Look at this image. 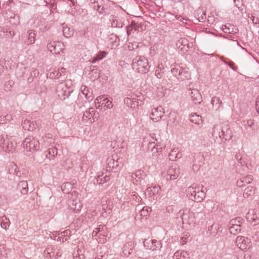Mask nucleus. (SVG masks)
Returning a JSON list of instances; mask_svg holds the SVG:
<instances>
[{
    "label": "nucleus",
    "mask_w": 259,
    "mask_h": 259,
    "mask_svg": "<svg viewBox=\"0 0 259 259\" xmlns=\"http://www.w3.org/2000/svg\"><path fill=\"white\" fill-rule=\"evenodd\" d=\"M17 143L12 136L7 135L0 136V148L7 153H13L15 150Z\"/></svg>",
    "instance_id": "nucleus-1"
},
{
    "label": "nucleus",
    "mask_w": 259,
    "mask_h": 259,
    "mask_svg": "<svg viewBox=\"0 0 259 259\" xmlns=\"http://www.w3.org/2000/svg\"><path fill=\"white\" fill-rule=\"evenodd\" d=\"M132 66L134 69L142 74L149 72L150 68L148 59L143 56H137L134 58Z\"/></svg>",
    "instance_id": "nucleus-2"
},
{
    "label": "nucleus",
    "mask_w": 259,
    "mask_h": 259,
    "mask_svg": "<svg viewBox=\"0 0 259 259\" xmlns=\"http://www.w3.org/2000/svg\"><path fill=\"white\" fill-rule=\"evenodd\" d=\"M72 92V89L64 83L61 82L56 86V93L61 100L63 101L68 98Z\"/></svg>",
    "instance_id": "nucleus-3"
},
{
    "label": "nucleus",
    "mask_w": 259,
    "mask_h": 259,
    "mask_svg": "<svg viewBox=\"0 0 259 259\" xmlns=\"http://www.w3.org/2000/svg\"><path fill=\"white\" fill-rule=\"evenodd\" d=\"M107 168L108 170H111L114 172H117L123 166L122 158H115L113 157H109L107 159Z\"/></svg>",
    "instance_id": "nucleus-4"
},
{
    "label": "nucleus",
    "mask_w": 259,
    "mask_h": 259,
    "mask_svg": "<svg viewBox=\"0 0 259 259\" xmlns=\"http://www.w3.org/2000/svg\"><path fill=\"white\" fill-rule=\"evenodd\" d=\"M23 147L27 151L37 150L39 147V143L37 139L32 137H26L23 143Z\"/></svg>",
    "instance_id": "nucleus-5"
},
{
    "label": "nucleus",
    "mask_w": 259,
    "mask_h": 259,
    "mask_svg": "<svg viewBox=\"0 0 259 259\" xmlns=\"http://www.w3.org/2000/svg\"><path fill=\"white\" fill-rule=\"evenodd\" d=\"M194 213L193 212H190V210L187 208L181 209L177 214V218H180L183 224H190V222H193V218Z\"/></svg>",
    "instance_id": "nucleus-6"
},
{
    "label": "nucleus",
    "mask_w": 259,
    "mask_h": 259,
    "mask_svg": "<svg viewBox=\"0 0 259 259\" xmlns=\"http://www.w3.org/2000/svg\"><path fill=\"white\" fill-rule=\"evenodd\" d=\"M77 192L73 191L71 193L70 198V201L71 202V204L69 205L70 208L75 212H77L81 208V204L79 200L77 198Z\"/></svg>",
    "instance_id": "nucleus-7"
},
{
    "label": "nucleus",
    "mask_w": 259,
    "mask_h": 259,
    "mask_svg": "<svg viewBox=\"0 0 259 259\" xmlns=\"http://www.w3.org/2000/svg\"><path fill=\"white\" fill-rule=\"evenodd\" d=\"M250 243V239L241 236H238L235 241L236 245L242 250L248 248Z\"/></svg>",
    "instance_id": "nucleus-8"
},
{
    "label": "nucleus",
    "mask_w": 259,
    "mask_h": 259,
    "mask_svg": "<svg viewBox=\"0 0 259 259\" xmlns=\"http://www.w3.org/2000/svg\"><path fill=\"white\" fill-rule=\"evenodd\" d=\"M164 113V109L161 106H159L152 109L150 118L153 121L156 122L163 116Z\"/></svg>",
    "instance_id": "nucleus-9"
},
{
    "label": "nucleus",
    "mask_w": 259,
    "mask_h": 259,
    "mask_svg": "<svg viewBox=\"0 0 259 259\" xmlns=\"http://www.w3.org/2000/svg\"><path fill=\"white\" fill-rule=\"evenodd\" d=\"M243 126L245 130L244 134L247 136H249L251 133H253L255 130V126L252 120H244L243 121Z\"/></svg>",
    "instance_id": "nucleus-10"
},
{
    "label": "nucleus",
    "mask_w": 259,
    "mask_h": 259,
    "mask_svg": "<svg viewBox=\"0 0 259 259\" xmlns=\"http://www.w3.org/2000/svg\"><path fill=\"white\" fill-rule=\"evenodd\" d=\"M180 174V168L176 164L172 165L167 171V175L169 177V179L171 180L177 179Z\"/></svg>",
    "instance_id": "nucleus-11"
},
{
    "label": "nucleus",
    "mask_w": 259,
    "mask_h": 259,
    "mask_svg": "<svg viewBox=\"0 0 259 259\" xmlns=\"http://www.w3.org/2000/svg\"><path fill=\"white\" fill-rule=\"evenodd\" d=\"M135 247V243L134 241H130L127 242L122 248V254L124 256L128 257L133 253V250Z\"/></svg>",
    "instance_id": "nucleus-12"
},
{
    "label": "nucleus",
    "mask_w": 259,
    "mask_h": 259,
    "mask_svg": "<svg viewBox=\"0 0 259 259\" xmlns=\"http://www.w3.org/2000/svg\"><path fill=\"white\" fill-rule=\"evenodd\" d=\"M144 246L147 249L153 251L156 250L159 247H161V243L156 240H150L149 241L145 240L144 241Z\"/></svg>",
    "instance_id": "nucleus-13"
},
{
    "label": "nucleus",
    "mask_w": 259,
    "mask_h": 259,
    "mask_svg": "<svg viewBox=\"0 0 259 259\" xmlns=\"http://www.w3.org/2000/svg\"><path fill=\"white\" fill-rule=\"evenodd\" d=\"M189 42L187 39L185 38L181 37L177 40L176 46L177 48L178 49L179 51L183 52L187 51L189 48Z\"/></svg>",
    "instance_id": "nucleus-14"
},
{
    "label": "nucleus",
    "mask_w": 259,
    "mask_h": 259,
    "mask_svg": "<svg viewBox=\"0 0 259 259\" xmlns=\"http://www.w3.org/2000/svg\"><path fill=\"white\" fill-rule=\"evenodd\" d=\"M161 188L158 186L149 187L147 189L146 193L149 197H153L155 200L158 198L157 194L160 192Z\"/></svg>",
    "instance_id": "nucleus-15"
},
{
    "label": "nucleus",
    "mask_w": 259,
    "mask_h": 259,
    "mask_svg": "<svg viewBox=\"0 0 259 259\" xmlns=\"http://www.w3.org/2000/svg\"><path fill=\"white\" fill-rule=\"evenodd\" d=\"M111 26L113 28H121L123 26V22L120 18L115 15H111L109 18Z\"/></svg>",
    "instance_id": "nucleus-16"
},
{
    "label": "nucleus",
    "mask_w": 259,
    "mask_h": 259,
    "mask_svg": "<svg viewBox=\"0 0 259 259\" xmlns=\"http://www.w3.org/2000/svg\"><path fill=\"white\" fill-rule=\"evenodd\" d=\"M221 136V142L223 141V140L225 141L230 140L232 138V133L228 125L224 126L222 127Z\"/></svg>",
    "instance_id": "nucleus-17"
},
{
    "label": "nucleus",
    "mask_w": 259,
    "mask_h": 259,
    "mask_svg": "<svg viewBox=\"0 0 259 259\" xmlns=\"http://www.w3.org/2000/svg\"><path fill=\"white\" fill-rule=\"evenodd\" d=\"M205 197V193L204 191L200 189L199 186H197V190L194 194V196L190 197V199L196 202H201Z\"/></svg>",
    "instance_id": "nucleus-18"
},
{
    "label": "nucleus",
    "mask_w": 259,
    "mask_h": 259,
    "mask_svg": "<svg viewBox=\"0 0 259 259\" xmlns=\"http://www.w3.org/2000/svg\"><path fill=\"white\" fill-rule=\"evenodd\" d=\"M27 38L25 41V44L30 45L34 44L36 36V31L33 29L28 30L27 31Z\"/></svg>",
    "instance_id": "nucleus-19"
},
{
    "label": "nucleus",
    "mask_w": 259,
    "mask_h": 259,
    "mask_svg": "<svg viewBox=\"0 0 259 259\" xmlns=\"http://www.w3.org/2000/svg\"><path fill=\"white\" fill-rule=\"evenodd\" d=\"M190 94L192 100L195 104H200L202 101L201 95L197 90H192Z\"/></svg>",
    "instance_id": "nucleus-20"
},
{
    "label": "nucleus",
    "mask_w": 259,
    "mask_h": 259,
    "mask_svg": "<svg viewBox=\"0 0 259 259\" xmlns=\"http://www.w3.org/2000/svg\"><path fill=\"white\" fill-rule=\"evenodd\" d=\"M253 177L251 175L243 177L237 182V186L239 187H242L245 186L246 184L251 183Z\"/></svg>",
    "instance_id": "nucleus-21"
},
{
    "label": "nucleus",
    "mask_w": 259,
    "mask_h": 259,
    "mask_svg": "<svg viewBox=\"0 0 259 259\" xmlns=\"http://www.w3.org/2000/svg\"><path fill=\"white\" fill-rule=\"evenodd\" d=\"M145 176L146 175L143 170H136L135 172L132 173L131 177L134 183L135 182H138V181H141V179H143Z\"/></svg>",
    "instance_id": "nucleus-22"
},
{
    "label": "nucleus",
    "mask_w": 259,
    "mask_h": 259,
    "mask_svg": "<svg viewBox=\"0 0 259 259\" xmlns=\"http://www.w3.org/2000/svg\"><path fill=\"white\" fill-rule=\"evenodd\" d=\"M17 189L20 191L22 194L25 195L27 193L28 190V184L26 181H22L18 184Z\"/></svg>",
    "instance_id": "nucleus-23"
},
{
    "label": "nucleus",
    "mask_w": 259,
    "mask_h": 259,
    "mask_svg": "<svg viewBox=\"0 0 259 259\" xmlns=\"http://www.w3.org/2000/svg\"><path fill=\"white\" fill-rule=\"evenodd\" d=\"M222 127L219 125H215L213 126L212 136L214 139H218L219 138L220 140L222 139Z\"/></svg>",
    "instance_id": "nucleus-24"
},
{
    "label": "nucleus",
    "mask_w": 259,
    "mask_h": 259,
    "mask_svg": "<svg viewBox=\"0 0 259 259\" xmlns=\"http://www.w3.org/2000/svg\"><path fill=\"white\" fill-rule=\"evenodd\" d=\"M246 218L249 221H259V213H257L254 210H250L247 213Z\"/></svg>",
    "instance_id": "nucleus-25"
},
{
    "label": "nucleus",
    "mask_w": 259,
    "mask_h": 259,
    "mask_svg": "<svg viewBox=\"0 0 259 259\" xmlns=\"http://www.w3.org/2000/svg\"><path fill=\"white\" fill-rule=\"evenodd\" d=\"M96 110L93 108L91 107L89 108L88 111H85L83 115L82 118L84 119V118H89L90 119L92 117H93L92 119H91V122L94 121V116L95 114Z\"/></svg>",
    "instance_id": "nucleus-26"
},
{
    "label": "nucleus",
    "mask_w": 259,
    "mask_h": 259,
    "mask_svg": "<svg viewBox=\"0 0 259 259\" xmlns=\"http://www.w3.org/2000/svg\"><path fill=\"white\" fill-rule=\"evenodd\" d=\"M110 180V177L108 176H104V174L99 175L94 180V183L95 184L101 185L105 182H108Z\"/></svg>",
    "instance_id": "nucleus-27"
},
{
    "label": "nucleus",
    "mask_w": 259,
    "mask_h": 259,
    "mask_svg": "<svg viewBox=\"0 0 259 259\" xmlns=\"http://www.w3.org/2000/svg\"><path fill=\"white\" fill-rule=\"evenodd\" d=\"M107 53L105 51H100L96 55V56L91 59L90 61L92 63H95L97 61H100L104 59L107 55Z\"/></svg>",
    "instance_id": "nucleus-28"
},
{
    "label": "nucleus",
    "mask_w": 259,
    "mask_h": 259,
    "mask_svg": "<svg viewBox=\"0 0 259 259\" xmlns=\"http://www.w3.org/2000/svg\"><path fill=\"white\" fill-rule=\"evenodd\" d=\"M189 120L191 122L200 125L202 123L201 116L193 113L190 115Z\"/></svg>",
    "instance_id": "nucleus-29"
},
{
    "label": "nucleus",
    "mask_w": 259,
    "mask_h": 259,
    "mask_svg": "<svg viewBox=\"0 0 259 259\" xmlns=\"http://www.w3.org/2000/svg\"><path fill=\"white\" fill-rule=\"evenodd\" d=\"M102 109L106 110L107 109H111L113 107L112 101L108 99L105 95L104 98H102Z\"/></svg>",
    "instance_id": "nucleus-30"
},
{
    "label": "nucleus",
    "mask_w": 259,
    "mask_h": 259,
    "mask_svg": "<svg viewBox=\"0 0 259 259\" xmlns=\"http://www.w3.org/2000/svg\"><path fill=\"white\" fill-rule=\"evenodd\" d=\"M22 126L25 130L32 131L35 128L34 124L29 120H25L22 123Z\"/></svg>",
    "instance_id": "nucleus-31"
},
{
    "label": "nucleus",
    "mask_w": 259,
    "mask_h": 259,
    "mask_svg": "<svg viewBox=\"0 0 259 259\" xmlns=\"http://www.w3.org/2000/svg\"><path fill=\"white\" fill-rule=\"evenodd\" d=\"M222 29L226 33H236V31H238L237 28H234V26H232L230 24L223 25Z\"/></svg>",
    "instance_id": "nucleus-32"
},
{
    "label": "nucleus",
    "mask_w": 259,
    "mask_h": 259,
    "mask_svg": "<svg viewBox=\"0 0 259 259\" xmlns=\"http://www.w3.org/2000/svg\"><path fill=\"white\" fill-rule=\"evenodd\" d=\"M94 7L100 14H106L107 12V9L102 5H100L98 2H94Z\"/></svg>",
    "instance_id": "nucleus-33"
},
{
    "label": "nucleus",
    "mask_w": 259,
    "mask_h": 259,
    "mask_svg": "<svg viewBox=\"0 0 259 259\" xmlns=\"http://www.w3.org/2000/svg\"><path fill=\"white\" fill-rule=\"evenodd\" d=\"M229 230L230 234L236 235L240 232L241 230V225H229Z\"/></svg>",
    "instance_id": "nucleus-34"
},
{
    "label": "nucleus",
    "mask_w": 259,
    "mask_h": 259,
    "mask_svg": "<svg viewBox=\"0 0 259 259\" xmlns=\"http://www.w3.org/2000/svg\"><path fill=\"white\" fill-rule=\"evenodd\" d=\"M255 188L252 186H249L246 188L244 191L243 196L245 198L248 197L254 194Z\"/></svg>",
    "instance_id": "nucleus-35"
},
{
    "label": "nucleus",
    "mask_w": 259,
    "mask_h": 259,
    "mask_svg": "<svg viewBox=\"0 0 259 259\" xmlns=\"http://www.w3.org/2000/svg\"><path fill=\"white\" fill-rule=\"evenodd\" d=\"M48 50L53 54H58L60 53L61 51L60 48H58L56 46V44L55 42H53L52 44H50L48 45Z\"/></svg>",
    "instance_id": "nucleus-36"
},
{
    "label": "nucleus",
    "mask_w": 259,
    "mask_h": 259,
    "mask_svg": "<svg viewBox=\"0 0 259 259\" xmlns=\"http://www.w3.org/2000/svg\"><path fill=\"white\" fill-rule=\"evenodd\" d=\"M154 135L151 136L149 135L151 137V139L149 140V143L148 144L147 148L148 151H151L155 147L157 146V140L154 138Z\"/></svg>",
    "instance_id": "nucleus-37"
},
{
    "label": "nucleus",
    "mask_w": 259,
    "mask_h": 259,
    "mask_svg": "<svg viewBox=\"0 0 259 259\" xmlns=\"http://www.w3.org/2000/svg\"><path fill=\"white\" fill-rule=\"evenodd\" d=\"M80 91L82 94L85 96V98L88 100L89 101L92 100L93 97L92 96V94L89 95L90 93L89 90H88V88L84 85H81L80 87Z\"/></svg>",
    "instance_id": "nucleus-38"
},
{
    "label": "nucleus",
    "mask_w": 259,
    "mask_h": 259,
    "mask_svg": "<svg viewBox=\"0 0 259 259\" xmlns=\"http://www.w3.org/2000/svg\"><path fill=\"white\" fill-rule=\"evenodd\" d=\"M197 185H193L192 186L189 187L186 189V193L187 196H188L189 198L190 199V197L192 196H194V194L196 193L197 190Z\"/></svg>",
    "instance_id": "nucleus-39"
},
{
    "label": "nucleus",
    "mask_w": 259,
    "mask_h": 259,
    "mask_svg": "<svg viewBox=\"0 0 259 259\" xmlns=\"http://www.w3.org/2000/svg\"><path fill=\"white\" fill-rule=\"evenodd\" d=\"M11 224V222L9 219L6 216L4 215L2 218V221L1 222V227L2 228L7 230Z\"/></svg>",
    "instance_id": "nucleus-40"
},
{
    "label": "nucleus",
    "mask_w": 259,
    "mask_h": 259,
    "mask_svg": "<svg viewBox=\"0 0 259 259\" xmlns=\"http://www.w3.org/2000/svg\"><path fill=\"white\" fill-rule=\"evenodd\" d=\"M10 23L14 25H17L20 23V17L18 15H14L10 18Z\"/></svg>",
    "instance_id": "nucleus-41"
},
{
    "label": "nucleus",
    "mask_w": 259,
    "mask_h": 259,
    "mask_svg": "<svg viewBox=\"0 0 259 259\" xmlns=\"http://www.w3.org/2000/svg\"><path fill=\"white\" fill-rule=\"evenodd\" d=\"M17 166L14 163H11L9 165L8 171L11 174L15 175L18 176V170H17Z\"/></svg>",
    "instance_id": "nucleus-42"
},
{
    "label": "nucleus",
    "mask_w": 259,
    "mask_h": 259,
    "mask_svg": "<svg viewBox=\"0 0 259 259\" xmlns=\"http://www.w3.org/2000/svg\"><path fill=\"white\" fill-rule=\"evenodd\" d=\"M181 72H182V75H179L177 77V79L178 80L182 81L186 79H188V78L190 76L188 72L182 69Z\"/></svg>",
    "instance_id": "nucleus-43"
},
{
    "label": "nucleus",
    "mask_w": 259,
    "mask_h": 259,
    "mask_svg": "<svg viewBox=\"0 0 259 259\" xmlns=\"http://www.w3.org/2000/svg\"><path fill=\"white\" fill-rule=\"evenodd\" d=\"M219 225L218 224H213L208 228V231L210 234L212 236H215L218 233Z\"/></svg>",
    "instance_id": "nucleus-44"
},
{
    "label": "nucleus",
    "mask_w": 259,
    "mask_h": 259,
    "mask_svg": "<svg viewBox=\"0 0 259 259\" xmlns=\"http://www.w3.org/2000/svg\"><path fill=\"white\" fill-rule=\"evenodd\" d=\"M104 98V95L98 96L95 101V104L96 105H99L98 106H96V107L97 109H102V102L103 100L102 98Z\"/></svg>",
    "instance_id": "nucleus-45"
},
{
    "label": "nucleus",
    "mask_w": 259,
    "mask_h": 259,
    "mask_svg": "<svg viewBox=\"0 0 259 259\" xmlns=\"http://www.w3.org/2000/svg\"><path fill=\"white\" fill-rule=\"evenodd\" d=\"M48 154L50 155L49 159H53L56 155H57L58 150L56 148L51 147L48 149Z\"/></svg>",
    "instance_id": "nucleus-46"
},
{
    "label": "nucleus",
    "mask_w": 259,
    "mask_h": 259,
    "mask_svg": "<svg viewBox=\"0 0 259 259\" xmlns=\"http://www.w3.org/2000/svg\"><path fill=\"white\" fill-rule=\"evenodd\" d=\"M183 68L180 67H174L171 68V72L177 78L179 75H182V72H181V70Z\"/></svg>",
    "instance_id": "nucleus-47"
},
{
    "label": "nucleus",
    "mask_w": 259,
    "mask_h": 259,
    "mask_svg": "<svg viewBox=\"0 0 259 259\" xmlns=\"http://www.w3.org/2000/svg\"><path fill=\"white\" fill-rule=\"evenodd\" d=\"M131 26L132 29L135 31H141L143 30L141 25L136 23L135 21H132Z\"/></svg>",
    "instance_id": "nucleus-48"
},
{
    "label": "nucleus",
    "mask_w": 259,
    "mask_h": 259,
    "mask_svg": "<svg viewBox=\"0 0 259 259\" xmlns=\"http://www.w3.org/2000/svg\"><path fill=\"white\" fill-rule=\"evenodd\" d=\"M211 103L213 106H216L219 108L221 104H222V101L217 97H213L211 98Z\"/></svg>",
    "instance_id": "nucleus-49"
},
{
    "label": "nucleus",
    "mask_w": 259,
    "mask_h": 259,
    "mask_svg": "<svg viewBox=\"0 0 259 259\" xmlns=\"http://www.w3.org/2000/svg\"><path fill=\"white\" fill-rule=\"evenodd\" d=\"M178 149H173L169 154L168 157L170 160H176V158H178Z\"/></svg>",
    "instance_id": "nucleus-50"
},
{
    "label": "nucleus",
    "mask_w": 259,
    "mask_h": 259,
    "mask_svg": "<svg viewBox=\"0 0 259 259\" xmlns=\"http://www.w3.org/2000/svg\"><path fill=\"white\" fill-rule=\"evenodd\" d=\"M56 248L55 247H50L47 248L45 250V253L50 254V257L55 256Z\"/></svg>",
    "instance_id": "nucleus-51"
},
{
    "label": "nucleus",
    "mask_w": 259,
    "mask_h": 259,
    "mask_svg": "<svg viewBox=\"0 0 259 259\" xmlns=\"http://www.w3.org/2000/svg\"><path fill=\"white\" fill-rule=\"evenodd\" d=\"M151 210L150 207H143L141 210H140V214L142 217H146L148 215L149 211Z\"/></svg>",
    "instance_id": "nucleus-52"
},
{
    "label": "nucleus",
    "mask_w": 259,
    "mask_h": 259,
    "mask_svg": "<svg viewBox=\"0 0 259 259\" xmlns=\"http://www.w3.org/2000/svg\"><path fill=\"white\" fill-rule=\"evenodd\" d=\"M61 235L63 236V239L62 242H63L68 240V238L67 237H69L71 235V231L69 229H67L63 232H61Z\"/></svg>",
    "instance_id": "nucleus-53"
},
{
    "label": "nucleus",
    "mask_w": 259,
    "mask_h": 259,
    "mask_svg": "<svg viewBox=\"0 0 259 259\" xmlns=\"http://www.w3.org/2000/svg\"><path fill=\"white\" fill-rule=\"evenodd\" d=\"M243 219L240 217H237L234 219L230 220L229 225H240V223L242 222Z\"/></svg>",
    "instance_id": "nucleus-54"
},
{
    "label": "nucleus",
    "mask_w": 259,
    "mask_h": 259,
    "mask_svg": "<svg viewBox=\"0 0 259 259\" xmlns=\"http://www.w3.org/2000/svg\"><path fill=\"white\" fill-rule=\"evenodd\" d=\"M163 69V67H160L159 65L157 67L155 70V75L158 78H161L163 74V71L161 70Z\"/></svg>",
    "instance_id": "nucleus-55"
},
{
    "label": "nucleus",
    "mask_w": 259,
    "mask_h": 259,
    "mask_svg": "<svg viewBox=\"0 0 259 259\" xmlns=\"http://www.w3.org/2000/svg\"><path fill=\"white\" fill-rule=\"evenodd\" d=\"M95 220V214L93 213H88L84 216V221L87 222H92Z\"/></svg>",
    "instance_id": "nucleus-56"
},
{
    "label": "nucleus",
    "mask_w": 259,
    "mask_h": 259,
    "mask_svg": "<svg viewBox=\"0 0 259 259\" xmlns=\"http://www.w3.org/2000/svg\"><path fill=\"white\" fill-rule=\"evenodd\" d=\"M8 30L4 27L0 26V38H7Z\"/></svg>",
    "instance_id": "nucleus-57"
},
{
    "label": "nucleus",
    "mask_w": 259,
    "mask_h": 259,
    "mask_svg": "<svg viewBox=\"0 0 259 259\" xmlns=\"http://www.w3.org/2000/svg\"><path fill=\"white\" fill-rule=\"evenodd\" d=\"M161 149V147H160V145H159V143L157 142V146L155 147L153 149H152L151 152L152 153L153 155L156 156L157 155V153Z\"/></svg>",
    "instance_id": "nucleus-58"
},
{
    "label": "nucleus",
    "mask_w": 259,
    "mask_h": 259,
    "mask_svg": "<svg viewBox=\"0 0 259 259\" xmlns=\"http://www.w3.org/2000/svg\"><path fill=\"white\" fill-rule=\"evenodd\" d=\"M61 76V72L58 71H54L50 74V77L52 78H59Z\"/></svg>",
    "instance_id": "nucleus-59"
},
{
    "label": "nucleus",
    "mask_w": 259,
    "mask_h": 259,
    "mask_svg": "<svg viewBox=\"0 0 259 259\" xmlns=\"http://www.w3.org/2000/svg\"><path fill=\"white\" fill-rule=\"evenodd\" d=\"M198 20L199 22H204L206 19V14L205 12H203L202 14H198Z\"/></svg>",
    "instance_id": "nucleus-60"
},
{
    "label": "nucleus",
    "mask_w": 259,
    "mask_h": 259,
    "mask_svg": "<svg viewBox=\"0 0 259 259\" xmlns=\"http://www.w3.org/2000/svg\"><path fill=\"white\" fill-rule=\"evenodd\" d=\"M0 118H2V117L1 116ZM12 118V116L11 114H7L3 117V119H0V123H4L5 121H10Z\"/></svg>",
    "instance_id": "nucleus-61"
},
{
    "label": "nucleus",
    "mask_w": 259,
    "mask_h": 259,
    "mask_svg": "<svg viewBox=\"0 0 259 259\" xmlns=\"http://www.w3.org/2000/svg\"><path fill=\"white\" fill-rule=\"evenodd\" d=\"M133 193V196L134 197V199H135L136 201L138 202H140L142 201V198L140 196H139L136 192H134Z\"/></svg>",
    "instance_id": "nucleus-62"
},
{
    "label": "nucleus",
    "mask_w": 259,
    "mask_h": 259,
    "mask_svg": "<svg viewBox=\"0 0 259 259\" xmlns=\"http://www.w3.org/2000/svg\"><path fill=\"white\" fill-rule=\"evenodd\" d=\"M181 259H189V253L187 251H183Z\"/></svg>",
    "instance_id": "nucleus-63"
},
{
    "label": "nucleus",
    "mask_w": 259,
    "mask_h": 259,
    "mask_svg": "<svg viewBox=\"0 0 259 259\" xmlns=\"http://www.w3.org/2000/svg\"><path fill=\"white\" fill-rule=\"evenodd\" d=\"M252 23L255 24H259V18L255 16H252L251 17Z\"/></svg>",
    "instance_id": "nucleus-64"
}]
</instances>
